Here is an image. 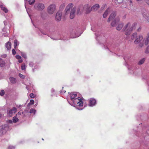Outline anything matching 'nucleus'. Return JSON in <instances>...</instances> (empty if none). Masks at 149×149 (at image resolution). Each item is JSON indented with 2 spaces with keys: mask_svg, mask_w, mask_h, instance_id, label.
I'll return each mask as SVG.
<instances>
[{
  "mask_svg": "<svg viewBox=\"0 0 149 149\" xmlns=\"http://www.w3.org/2000/svg\"><path fill=\"white\" fill-rule=\"evenodd\" d=\"M136 25L137 23H134L131 26L130 23L128 22L124 27L122 31H125V34L126 35H129L130 34L131 32L135 29Z\"/></svg>",
  "mask_w": 149,
  "mask_h": 149,
  "instance_id": "nucleus-1",
  "label": "nucleus"
},
{
  "mask_svg": "<svg viewBox=\"0 0 149 149\" xmlns=\"http://www.w3.org/2000/svg\"><path fill=\"white\" fill-rule=\"evenodd\" d=\"M77 95L76 93H71L70 94L71 100L72 101L73 100V102L76 105L82 107L83 105L82 100L79 97L75 98L77 97Z\"/></svg>",
  "mask_w": 149,
  "mask_h": 149,
  "instance_id": "nucleus-2",
  "label": "nucleus"
},
{
  "mask_svg": "<svg viewBox=\"0 0 149 149\" xmlns=\"http://www.w3.org/2000/svg\"><path fill=\"white\" fill-rule=\"evenodd\" d=\"M131 39L132 40L135 39L134 41V43L136 44H138L139 43L141 44V41L143 39V36L142 34H140L137 36V33H134L131 36Z\"/></svg>",
  "mask_w": 149,
  "mask_h": 149,
  "instance_id": "nucleus-3",
  "label": "nucleus"
},
{
  "mask_svg": "<svg viewBox=\"0 0 149 149\" xmlns=\"http://www.w3.org/2000/svg\"><path fill=\"white\" fill-rule=\"evenodd\" d=\"M34 8L36 10L38 11H42L45 9V6L43 3L38 2L36 3L35 4Z\"/></svg>",
  "mask_w": 149,
  "mask_h": 149,
  "instance_id": "nucleus-4",
  "label": "nucleus"
},
{
  "mask_svg": "<svg viewBox=\"0 0 149 149\" xmlns=\"http://www.w3.org/2000/svg\"><path fill=\"white\" fill-rule=\"evenodd\" d=\"M79 29L78 30H73L72 31L70 32V35L71 38H74L79 36L81 33L79 32Z\"/></svg>",
  "mask_w": 149,
  "mask_h": 149,
  "instance_id": "nucleus-5",
  "label": "nucleus"
},
{
  "mask_svg": "<svg viewBox=\"0 0 149 149\" xmlns=\"http://www.w3.org/2000/svg\"><path fill=\"white\" fill-rule=\"evenodd\" d=\"M56 5L54 4L50 5L47 8V11L50 14H52L56 9Z\"/></svg>",
  "mask_w": 149,
  "mask_h": 149,
  "instance_id": "nucleus-6",
  "label": "nucleus"
},
{
  "mask_svg": "<svg viewBox=\"0 0 149 149\" xmlns=\"http://www.w3.org/2000/svg\"><path fill=\"white\" fill-rule=\"evenodd\" d=\"M142 45L146 46L149 45V32L147 33L146 37L143 39Z\"/></svg>",
  "mask_w": 149,
  "mask_h": 149,
  "instance_id": "nucleus-7",
  "label": "nucleus"
},
{
  "mask_svg": "<svg viewBox=\"0 0 149 149\" xmlns=\"http://www.w3.org/2000/svg\"><path fill=\"white\" fill-rule=\"evenodd\" d=\"M17 111V109L15 107H13L12 109H8L7 113L9 117H11L13 114L15 113Z\"/></svg>",
  "mask_w": 149,
  "mask_h": 149,
  "instance_id": "nucleus-8",
  "label": "nucleus"
},
{
  "mask_svg": "<svg viewBox=\"0 0 149 149\" xmlns=\"http://www.w3.org/2000/svg\"><path fill=\"white\" fill-rule=\"evenodd\" d=\"M73 6V4L72 3L69 4L66 7L65 10V14L67 15L69 13L70 10L71 8H72Z\"/></svg>",
  "mask_w": 149,
  "mask_h": 149,
  "instance_id": "nucleus-9",
  "label": "nucleus"
},
{
  "mask_svg": "<svg viewBox=\"0 0 149 149\" xmlns=\"http://www.w3.org/2000/svg\"><path fill=\"white\" fill-rule=\"evenodd\" d=\"M83 10L86 11V13H89L91 10L90 6L88 4L85 5L83 7Z\"/></svg>",
  "mask_w": 149,
  "mask_h": 149,
  "instance_id": "nucleus-10",
  "label": "nucleus"
},
{
  "mask_svg": "<svg viewBox=\"0 0 149 149\" xmlns=\"http://www.w3.org/2000/svg\"><path fill=\"white\" fill-rule=\"evenodd\" d=\"M62 15L61 12V11L58 12L56 14L55 17L56 20L58 21H60L61 19Z\"/></svg>",
  "mask_w": 149,
  "mask_h": 149,
  "instance_id": "nucleus-11",
  "label": "nucleus"
},
{
  "mask_svg": "<svg viewBox=\"0 0 149 149\" xmlns=\"http://www.w3.org/2000/svg\"><path fill=\"white\" fill-rule=\"evenodd\" d=\"M7 129V128L5 126H2L1 128H0V135L5 134L6 132Z\"/></svg>",
  "mask_w": 149,
  "mask_h": 149,
  "instance_id": "nucleus-12",
  "label": "nucleus"
},
{
  "mask_svg": "<svg viewBox=\"0 0 149 149\" xmlns=\"http://www.w3.org/2000/svg\"><path fill=\"white\" fill-rule=\"evenodd\" d=\"M83 7L80 6L78 7L77 10V15H80L81 14L83 10Z\"/></svg>",
  "mask_w": 149,
  "mask_h": 149,
  "instance_id": "nucleus-13",
  "label": "nucleus"
},
{
  "mask_svg": "<svg viewBox=\"0 0 149 149\" xmlns=\"http://www.w3.org/2000/svg\"><path fill=\"white\" fill-rule=\"evenodd\" d=\"M75 12V8H73L71 9L70 14V19H72L74 17Z\"/></svg>",
  "mask_w": 149,
  "mask_h": 149,
  "instance_id": "nucleus-14",
  "label": "nucleus"
},
{
  "mask_svg": "<svg viewBox=\"0 0 149 149\" xmlns=\"http://www.w3.org/2000/svg\"><path fill=\"white\" fill-rule=\"evenodd\" d=\"M96 104V100L94 99L91 98L89 100V105L90 106H93Z\"/></svg>",
  "mask_w": 149,
  "mask_h": 149,
  "instance_id": "nucleus-15",
  "label": "nucleus"
},
{
  "mask_svg": "<svg viewBox=\"0 0 149 149\" xmlns=\"http://www.w3.org/2000/svg\"><path fill=\"white\" fill-rule=\"evenodd\" d=\"M116 15V13L115 12H113L110 15L108 19V22H109L112 19H114Z\"/></svg>",
  "mask_w": 149,
  "mask_h": 149,
  "instance_id": "nucleus-16",
  "label": "nucleus"
},
{
  "mask_svg": "<svg viewBox=\"0 0 149 149\" xmlns=\"http://www.w3.org/2000/svg\"><path fill=\"white\" fill-rule=\"evenodd\" d=\"M143 17L145 18L149 22V13H148L146 11L142 14Z\"/></svg>",
  "mask_w": 149,
  "mask_h": 149,
  "instance_id": "nucleus-17",
  "label": "nucleus"
},
{
  "mask_svg": "<svg viewBox=\"0 0 149 149\" xmlns=\"http://www.w3.org/2000/svg\"><path fill=\"white\" fill-rule=\"evenodd\" d=\"M100 6L99 4H97L93 6L91 8L92 11H95L97 10L99 8Z\"/></svg>",
  "mask_w": 149,
  "mask_h": 149,
  "instance_id": "nucleus-18",
  "label": "nucleus"
},
{
  "mask_svg": "<svg viewBox=\"0 0 149 149\" xmlns=\"http://www.w3.org/2000/svg\"><path fill=\"white\" fill-rule=\"evenodd\" d=\"M40 15L41 17L43 19H46L47 14L45 12H41Z\"/></svg>",
  "mask_w": 149,
  "mask_h": 149,
  "instance_id": "nucleus-19",
  "label": "nucleus"
},
{
  "mask_svg": "<svg viewBox=\"0 0 149 149\" xmlns=\"http://www.w3.org/2000/svg\"><path fill=\"white\" fill-rule=\"evenodd\" d=\"M0 7L1 9L6 13L8 12V10L5 6H3L1 4L0 5Z\"/></svg>",
  "mask_w": 149,
  "mask_h": 149,
  "instance_id": "nucleus-20",
  "label": "nucleus"
},
{
  "mask_svg": "<svg viewBox=\"0 0 149 149\" xmlns=\"http://www.w3.org/2000/svg\"><path fill=\"white\" fill-rule=\"evenodd\" d=\"M123 23H120L118 24V26L116 27V29L118 31L121 30L122 27H123Z\"/></svg>",
  "mask_w": 149,
  "mask_h": 149,
  "instance_id": "nucleus-21",
  "label": "nucleus"
},
{
  "mask_svg": "<svg viewBox=\"0 0 149 149\" xmlns=\"http://www.w3.org/2000/svg\"><path fill=\"white\" fill-rule=\"evenodd\" d=\"M5 61L0 58V66L3 67L5 66Z\"/></svg>",
  "mask_w": 149,
  "mask_h": 149,
  "instance_id": "nucleus-22",
  "label": "nucleus"
},
{
  "mask_svg": "<svg viewBox=\"0 0 149 149\" xmlns=\"http://www.w3.org/2000/svg\"><path fill=\"white\" fill-rule=\"evenodd\" d=\"M10 80L11 82L12 83H15L16 82V79L13 77H10Z\"/></svg>",
  "mask_w": 149,
  "mask_h": 149,
  "instance_id": "nucleus-23",
  "label": "nucleus"
},
{
  "mask_svg": "<svg viewBox=\"0 0 149 149\" xmlns=\"http://www.w3.org/2000/svg\"><path fill=\"white\" fill-rule=\"evenodd\" d=\"M19 42L18 41L17 39H15L14 40V47H17L19 45Z\"/></svg>",
  "mask_w": 149,
  "mask_h": 149,
  "instance_id": "nucleus-24",
  "label": "nucleus"
},
{
  "mask_svg": "<svg viewBox=\"0 0 149 149\" xmlns=\"http://www.w3.org/2000/svg\"><path fill=\"white\" fill-rule=\"evenodd\" d=\"M109 13L108 9H107L104 12L103 15V17L104 18H106Z\"/></svg>",
  "mask_w": 149,
  "mask_h": 149,
  "instance_id": "nucleus-25",
  "label": "nucleus"
},
{
  "mask_svg": "<svg viewBox=\"0 0 149 149\" xmlns=\"http://www.w3.org/2000/svg\"><path fill=\"white\" fill-rule=\"evenodd\" d=\"M19 119L18 118L16 117V116H14L13 118V122L15 123L18 121Z\"/></svg>",
  "mask_w": 149,
  "mask_h": 149,
  "instance_id": "nucleus-26",
  "label": "nucleus"
},
{
  "mask_svg": "<svg viewBox=\"0 0 149 149\" xmlns=\"http://www.w3.org/2000/svg\"><path fill=\"white\" fill-rule=\"evenodd\" d=\"M145 60V58H143L142 59H141V60H140L139 61V65H141V64H143L144 63Z\"/></svg>",
  "mask_w": 149,
  "mask_h": 149,
  "instance_id": "nucleus-27",
  "label": "nucleus"
},
{
  "mask_svg": "<svg viewBox=\"0 0 149 149\" xmlns=\"http://www.w3.org/2000/svg\"><path fill=\"white\" fill-rule=\"evenodd\" d=\"M11 42L8 41L5 44V47H11Z\"/></svg>",
  "mask_w": 149,
  "mask_h": 149,
  "instance_id": "nucleus-28",
  "label": "nucleus"
},
{
  "mask_svg": "<svg viewBox=\"0 0 149 149\" xmlns=\"http://www.w3.org/2000/svg\"><path fill=\"white\" fill-rule=\"evenodd\" d=\"M36 111V110L34 109H31L30 110V113H33L34 114L35 113Z\"/></svg>",
  "mask_w": 149,
  "mask_h": 149,
  "instance_id": "nucleus-29",
  "label": "nucleus"
},
{
  "mask_svg": "<svg viewBox=\"0 0 149 149\" xmlns=\"http://www.w3.org/2000/svg\"><path fill=\"white\" fill-rule=\"evenodd\" d=\"M28 1L29 2V4L30 5H31L35 3V0H32L31 1L30 0Z\"/></svg>",
  "mask_w": 149,
  "mask_h": 149,
  "instance_id": "nucleus-30",
  "label": "nucleus"
},
{
  "mask_svg": "<svg viewBox=\"0 0 149 149\" xmlns=\"http://www.w3.org/2000/svg\"><path fill=\"white\" fill-rule=\"evenodd\" d=\"M117 23H116V22L115 21H112V22L111 23V25L112 26H115V24H116Z\"/></svg>",
  "mask_w": 149,
  "mask_h": 149,
  "instance_id": "nucleus-31",
  "label": "nucleus"
},
{
  "mask_svg": "<svg viewBox=\"0 0 149 149\" xmlns=\"http://www.w3.org/2000/svg\"><path fill=\"white\" fill-rule=\"evenodd\" d=\"M5 92L3 90H2L0 92V95L3 96L4 95Z\"/></svg>",
  "mask_w": 149,
  "mask_h": 149,
  "instance_id": "nucleus-32",
  "label": "nucleus"
},
{
  "mask_svg": "<svg viewBox=\"0 0 149 149\" xmlns=\"http://www.w3.org/2000/svg\"><path fill=\"white\" fill-rule=\"evenodd\" d=\"M21 69L23 70H25L26 69L25 65L24 64L22 65L21 66Z\"/></svg>",
  "mask_w": 149,
  "mask_h": 149,
  "instance_id": "nucleus-33",
  "label": "nucleus"
},
{
  "mask_svg": "<svg viewBox=\"0 0 149 149\" xmlns=\"http://www.w3.org/2000/svg\"><path fill=\"white\" fill-rule=\"evenodd\" d=\"M15 58H17V59L18 60H19V59H21L22 58L19 55H17L16 56Z\"/></svg>",
  "mask_w": 149,
  "mask_h": 149,
  "instance_id": "nucleus-34",
  "label": "nucleus"
},
{
  "mask_svg": "<svg viewBox=\"0 0 149 149\" xmlns=\"http://www.w3.org/2000/svg\"><path fill=\"white\" fill-rule=\"evenodd\" d=\"M6 32V33H4L3 34V35H4V36H8V35L9 34V31L8 32Z\"/></svg>",
  "mask_w": 149,
  "mask_h": 149,
  "instance_id": "nucleus-35",
  "label": "nucleus"
},
{
  "mask_svg": "<svg viewBox=\"0 0 149 149\" xmlns=\"http://www.w3.org/2000/svg\"><path fill=\"white\" fill-rule=\"evenodd\" d=\"M146 53L148 54L149 53V47H147L146 50L145 51Z\"/></svg>",
  "mask_w": 149,
  "mask_h": 149,
  "instance_id": "nucleus-36",
  "label": "nucleus"
},
{
  "mask_svg": "<svg viewBox=\"0 0 149 149\" xmlns=\"http://www.w3.org/2000/svg\"><path fill=\"white\" fill-rule=\"evenodd\" d=\"M114 21L116 22V23H117L119 21V19L118 17L114 19Z\"/></svg>",
  "mask_w": 149,
  "mask_h": 149,
  "instance_id": "nucleus-37",
  "label": "nucleus"
},
{
  "mask_svg": "<svg viewBox=\"0 0 149 149\" xmlns=\"http://www.w3.org/2000/svg\"><path fill=\"white\" fill-rule=\"evenodd\" d=\"M29 96L31 98H33L34 97V95L33 93H31L30 94Z\"/></svg>",
  "mask_w": 149,
  "mask_h": 149,
  "instance_id": "nucleus-38",
  "label": "nucleus"
},
{
  "mask_svg": "<svg viewBox=\"0 0 149 149\" xmlns=\"http://www.w3.org/2000/svg\"><path fill=\"white\" fill-rule=\"evenodd\" d=\"M29 103L31 104H34V101L33 100H30Z\"/></svg>",
  "mask_w": 149,
  "mask_h": 149,
  "instance_id": "nucleus-39",
  "label": "nucleus"
},
{
  "mask_svg": "<svg viewBox=\"0 0 149 149\" xmlns=\"http://www.w3.org/2000/svg\"><path fill=\"white\" fill-rule=\"evenodd\" d=\"M12 53L13 55H14L16 54V51L14 49H13L12 51Z\"/></svg>",
  "mask_w": 149,
  "mask_h": 149,
  "instance_id": "nucleus-40",
  "label": "nucleus"
},
{
  "mask_svg": "<svg viewBox=\"0 0 149 149\" xmlns=\"http://www.w3.org/2000/svg\"><path fill=\"white\" fill-rule=\"evenodd\" d=\"M19 77H21V78H24V76L22 74H20V73H19Z\"/></svg>",
  "mask_w": 149,
  "mask_h": 149,
  "instance_id": "nucleus-41",
  "label": "nucleus"
},
{
  "mask_svg": "<svg viewBox=\"0 0 149 149\" xmlns=\"http://www.w3.org/2000/svg\"><path fill=\"white\" fill-rule=\"evenodd\" d=\"M22 56L25 58H26V56L25 54H22Z\"/></svg>",
  "mask_w": 149,
  "mask_h": 149,
  "instance_id": "nucleus-42",
  "label": "nucleus"
},
{
  "mask_svg": "<svg viewBox=\"0 0 149 149\" xmlns=\"http://www.w3.org/2000/svg\"><path fill=\"white\" fill-rule=\"evenodd\" d=\"M145 1L148 5H149V0H144Z\"/></svg>",
  "mask_w": 149,
  "mask_h": 149,
  "instance_id": "nucleus-43",
  "label": "nucleus"
},
{
  "mask_svg": "<svg viewBox=\"0 0 149 149\" xmlns=\"http://www.w3.org/2000/svg\"><path fill=\"white\" fill-rule=\"evenodd\" d=\"M23 62V60H22V59L21 58L19 60H18V62L19 63H22Z\"/></svg>",
  "mask_w": 149,
  "mask_h": 149,
  "instance_id": "nucleus-44",
  "label": "nucleus"
},
{
  "mask_svg": "<svg viewBox=\"0 0 149 149\" xmlns=\"http://www.w3.org/2000/svg\"><path fill=\"white\" fill-rule=\"evenodd\" d=\"M65 3H63L60 6V8H61V7L63 8L65 6Z\"/></svg>",
  "mask_w": 149,
  "mask_h": 149,
  "instance_id": "nucleus-45",
  "label": "nucleus"
},
{
  "mask_svg": "<svg viewBox=\"0 0 149 149\" xmlns=\"http://www.w3.org/2000/svg\"><path fill=\"white\" fill-rule=\"evenodd\" d=\"M95 35L97 37H98L99 36V34L97 33H95Z\"/></svg>",
  "mask_w": 149,
  "mask_h": 149,
  "instance_id": "nucleus-46",
  "label": "nucleus"
},
{
  "mask_svg": "<svg viewBox=\"0 0 149 149\" xmlns=\"http://www.w3.org/2000/svg\"><path fill=\"white\" fill-rule=\"evenodd\" d=\"M141 27H140L137 29V31H140L141 30Z\"/></svg>",
  "mask_w": 149,
  "mask_h": 149,
  "instance_id": "nucleus-47",
  "label": "nucleus"
},
{
  "mask_svg": "<svg viewBox=\"0 0 149 149\" xmlns=\"http://www.w3.org/2000/svg\"><path fill=\"white\" fill-rule=\"evenodd\" d=\"M4 25L6 26V25H7V22L6 21H4Z\"/></svg>",
  "mask_w": 149,
  "mask_h": 149,
  "instance_id": "nucleus-48",
  "label": "nucleus"
},
{
  "mask_svg": "<svg viewBox=\"0 0 149 149\" xmlns=\"http://www.w3.org/2000/svg\"><path fill=\"white\" fill-rule=\"evenodd\" d=\"M6 56V54H4L2 56H1V57L3 58H5Z\"/></svg>",
  "mask_w": 149,
  "mask_h": 149,
  "instance_id": "nucleus-49",
  "label": "nucleus"
},
{
  "mask_svg": "<svg viewBox=\"0 0 149 149\" xmlns=\"http://www.w3.org/2000/svg\"><path fill=\"white\" fill-rule=\"evenodd\" d=\"M3 32H5L6 31V29L5 27H4V28L3 29Z\"/></svg>",
  "mask_w": 149,
  "mask_h": 149,
  "instance_id": "nucleus-50",
  "label": "nucleus"
},
{
  "mask_svg": "<svg viewBox=\"0 0 149 149\" xmlns=\"http://www.w3.org/2000/svg\"><path fill=\"white\" fill-rule=\"evenodd\" d=\"M8 122L10 123H12V121L11 120H9L8 121Z\"/></svg>",
  "mask_w": 149,
  "mask_h": 149,
  "instance_id": "nucleus-51",
  "label": "nucleus"
},
{
  "mask_svg": "<svg viewBox=\"0 0 149 149\" xmlns=\"http://www.w3.org/2000/svg\"><path fill=\"white\" fill-rule=\"evenodd\" d=\"M61 40H66V39L65 38H61Z\"/></svg>",
  "mask_w": 149,
  "mask_h": 149,
  "instance_id": "nucleus-52",
  "label": "nucleus"
},
{
  "mask_svg": "<svg viewBox=\"0 0 149 149\" xmlns=\"http://www.w3.org/2000/svg\"><path fill=\"white\" fill-rule=\"evenodd\" d=\"M17 114L19 115H20L21 114V113L20 112H18L17 113Z\"/></svg>",
  "mask_w": 149,
  "mask_h": 149,
  "instance_id": "nucleus-53",
  "label": "nucleus"
},
{
  "mask_svg": "<svg viewBox=\"0 0 149 149\" xmlns=\"http://www.w3.org/2000/svg\"><path fill=\"white\" fill-rule=\"evenodd\" d=\"M91 30L92 31H93L94 32H95V29H93V28H91Z\"/></svg>",
  "mask_w": 149,
  "mask_h": 149,
  "instance_id": "nucleus-54",
  "label": "nucleus"
},
{
  "mask_svg": "<svg viewBox=\"0 0 149 149\" xmlns=\"http://www.w3.org/2000/svg\"><path fill=\"white\" fill-rule=\"evenodd\" d=\"M129 2L130 3H132V1L131 0L129 1Z\"/></svg>",
  "mask_w": 149,
  "mask_h": 149,
  "instance_id": "nucleus-55",
  "label": "nucleus"
},
{
  "mask_svg": "<svg viewBox=\"0 0 149 149\" xmlns=\"http://www.w3.org/2000/svg\"><path fill=\"white\" fill-rule=\"evenodd\" d=\"M137 1H142V0H136Z\"/></svg>",
  "mask_w": 149,
  "mask_h": 149,
  "instance_id": "nucleus-56",
  "label": "nucleus"
},
{
  "mask_svg": "<svg viewBox=\"0 0 149 149\" xmlns=\"http://www.w3.org/2000/svg\"><path fill=\"white\" fill-rule=\"evenodd\" d=\"M33 26H35H35V25H34V24H33Z\"/></svg>",
  "mask_w": 149,
  "mask_h": 149,
  "instance_id": "nucleus-57",
  "label": "nucleus"
},
{
  "mask_svg": "<svg viewBox=\"0 0 149 149\" xmlns=\"http://www.w3.org/2000/svg\"><path fill=\"white\" fill-rule=\"evenodd\" d=\"M43 33V34L45 35V33Z\"/></svg>",
  "mask_w": 149,
  "mask_h": 149,
  "instance_id": "nucleus-58",
  "label": "nucleus"
},
{
  "mask_svg": "<svg viewBox=\"0 0 149 149\" xmlns=\"http://www.w3.org/2000/svg\"><path fill=\"white\" fill-rule=\"evenodd\" d=\"M10 49V48L11 47H9Z\"/></svg>",
  "mask_w": 149,
  "mask_h": 149,
  "instance_id": "nucleus-59",
  "label": "nucleus"
},
{
  "mask_svg": "<svg viewBox=\"0 0 149 149\" xmlns=\"http://www.w3.org/2000/svg\"><path fill=\"white\" fill-rule=\"evenodd\" d=\"M57 39H55V40H56ZM54 40H55L54 39Z\"/></svg>",
  "mask_w": 149,
  "mask_h": 149,
  "instance_id": "nucleus-60",
  "label": "nucleus"
},
{
  "mask_svg": "<svg viewBox=\"0 0 149 149\" xmlns=\"http://www.w3.org/2000/svg\"><path fill=\"white\" fill-rule=\"evenodd\" d=\"M31 20L32 21V19H31Z\"/></svg>",
  "mask_w": 149,
  "mask_h": 149,
  "instance_id": "nucleus-61",
  "label": "nucleus"
}]
</instances>
